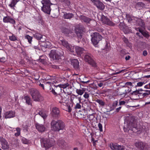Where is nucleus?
Returning a JSON list of instances; mask_svg holds the SVG:
<instances>
[{
  "instance_id": "53",
  "label": "nucleus",
  "mask_w": 150,
  "mask_h": 150,
  "mask_svg": "<svg viewBox=\"0 0 150 150\" xmlns=\"http://www.w3.org/2000/svg\"><path fill=\"white\" fill-rule=\"evenodd\" d=\"M39 61L42 64H45L46 63L45 60L44 59H40L39 60Z\"/></svg>"
},
{
  "instance_id": "41",
  "label": "nucleus",
  "mask_w": 150,
  "mask_h": 150,
  "mask_svg": "<svg viewBox=\"0 0 150 150\" xmlns=\"http://www.w3.org/2000/svg\"><path fill=\"white\" fill-rule=\"evenodd\" d=\"M125 146L123 145H119L117 144L116 150H125Z\"/></svg>"
},
{
  "instance_id": "47",
  "label": "nucleus",
  "mask_w": 150,
  "mask_h": 150,
  "mask_svg": "<svg viewBox=\"0 0 150 150\" xmlns=\"http://www.w3.org/2000/svg\"><path fill=\"white\" fill-rule=\"evenodd\" d=\"M125 86H128L132 87L133 86L132 85V83L130 82H127L125 83Z\"/></svg>"
},
{
  "instance_id": "62",
  "label": "nucleus",
  "mask_w": 150,
  "mask_h": 150,
  "mask_svg": "<svg viewBox=\"0 0 150 150\" xmlns=\"http://www.w3.org/2000/svg\"><path fill=\"white\" fill-rule=\"evenodd\" d=\"M143 54L144 56H146L147 54V51L145 50L143 52Z\"/></svg>"
},
{
  "instance_id": "51",
  "label": "nucleus",
  "mask_w": 150,
  "mask_h": 150,
  "mask_svg": "<svg viewBox=\"0 0 150 150\" xmlns=\"http://www.w3.org/2000/svg\"><path fill=\"white\" fill-rule=\"evenodd\" d=\"M144 91L141 88L139 89H138V94L139 95H142V92Z\"/></svg>"
},
{
  "instance_id": "61",
  "label": "nucleus",
  "mask_w": 150,
  "mask_h": 150,
  "mask_svg": "<svg viewBox=\"0 0 150 150\" xmlns=\"http://www.w3.org/2000/svg\"><path fill=\"white\" fill-rule=\"evenodd\" d=\"M123 40L126 43H127L128 42L127 39L125 38H123Z\"/></svg>"
},
{
  "instance_id": "20",
  "label": "nucleus",
  "mask_w": 150,
  "mask_h": 150,
  "mask_svg": "<svg viewBox=\"0 0 150 150\" xmlns=\"http://www.w3.org/2000/svg\"><path fill=\"white\" fill-rule=\"evenodd\" d=\"M75 30L76 33L78 37L79 38H81L82 37V30L80 28H76Z\"/></svg>"
},
{
  "instance_id": "1",
  "label": "nucleus",
  "mask_w": 150,
  "mask_h": 150,
  "mask_svg": "<svg viewBox=\"0 0 150 150\" xmlns=\"http://www.w3.org/2000/svg\"><path fill=\"white\" fill-rule=\"evenodd\" d=\"M51 129L54 132L63 130L65 127L64 123L60 120H52L51 123Z\"/></svg>"
},
{
  "instance_id": "24",
  "label": "nucleus",
  "mask_w": 150,
  "mask_h": 150,
  "mask_svg": "<svg viewBox=\"0 0 150 150\" xmlns=\"http://www.w3.org/2000/svg\"><path fill=\"white\" fill-rule=\"evenodd\" d=\"M88 104H82V107L84 108L83 110L86 111H90L91 110V108L90 106V104H88L89 105H88Z\"/></svg>"
},
{
  "instance_id": "30",
  "label": "nucleus",
  "mask_w": 150,
  "mask_h": 150,
  "mask_svg": "<svg viewBox=\"0 0 150 150\" xmlns=\"http://www.w3.org/2000/svg\"><path fill=\"white\" fill-rule=\"evenodd\" d=\"M71 100L72 103H78V102H80V101L79 98L74 96L71 97Z\"/></svg>"
},
{
  "instance_id": "7",
  "label": "nucleus",
  "mask_w": 150,
  "mask_h": 150,
  "mask_svg": "<svg viewBox=\"0 0 150 150\" xmlns=\"http://www.w3.org/2000/svg\"><path fill=\"white\" fill-rule=\"evenodd\" d=\"M30 91L34 100L36 101H39L41 96L39 91L37 89L34 88L31 89Z\"/></svg>"
},
{
  "instance_id": "23",
  "label": "nucleus",
  "mask_w": 150,
  "mask_h": 150,
  "mask_svg": "<svg viewBox=\"0 0 150 150\" xmlns=\"http://www.w3.org/2000/svg\"><path fill=\"white\" fill-rule=\"evenodd\" d=\"M95 5L98 9L100 10H103L105 8L104 5L102 2L100 1Z\"/></svg>"
},
{
  "instance_id": "36",
  "label": "nucleus",
  "mask_w": 150,
  "mask_h": 150,
  "mask_svg": "<svg viewBox=\"0 0 150 150\" xmlns=\"http://www.w3.org/2000/svg\"><path fill=\"white\" fill-rule=\"evenodd\" d=\"M69 86V84L68 83H66L64 84H60L59 85V86H60L61 88H62L64 89L66 88Z\"/></svg>"
},
{
  "instance_id": "37",
  "label": "nucleus",
  "mask_w": 150,
  "mask_h": 150,
  "mask_svg": "<svg viewBox=\"0 0 150 150\" xmlns=\"http://www.w3.org/2000/svg\"><path fill=\"white\" fill-rule=\"evenodd\" d=\"M56 92H57L58 94H59L60 92H62V90L60 87L59 86V85L54 88Z\"/></svg>"
},
{
  "instance_id": "29",
  "label": "nucleus",
  "mask_w": 150,
  "mask_h": 150,
  "mask_svg": "<svg viewBox=\"0 0 150 150\" xmlns=\"http://www.w3.org/2000/svg\"><path fill=\"white\" fill-rule=\"evenodd\" d=\"M74 15L72 13H64V18L65 19H68L72 18Z\"/></svg>"
},
{
  "instance_id": "28",
  "label": "nucleus",
  "mask_w": 150,
  "mask_h": 150,
  "mask_svg": "<svg viewBox=\"0 0 150 150\" xmlns=\"http://www.w3.org/2000/svg\"><path fill=\"white\" fill-rule=\"evenodd\" d=\"M33 35L34 37L38 40H40L42 38V35L38 33H33Z\"/></svg>"
},
{
  "instance_id": "38",
  "label": "nucleus",
  "mask_w": 150,
  "mask_h": 150,
  "mask_svg": "<svg viewBox=\"0 0 150 150\" xmlns=\"http://www.w3.org/2000/svg\"><path fill=\"white\" fill-rule=\"evenodd\" d=\"M9 39L11 41H15L17 40L16 36L13 34H12L11 35L9 36Z\"/></svg>"
},
{
  "instance_id": "3",
  "label": "nucleus",
  "mask_w": 150,
  "mask_h": 150,
  "mask_svg": "<svg viewBox=\"0 0 150 150\" xmlns=\"http://www.w3.org/2000/svg\"><path fill=\"white\" fill-rule=\"evenodd\" d=\"M41 2L43 5L41 8L42 11L45 13L50 14L51 10L50 6L52 4L50 1L49 0H42Z\"/></svg>"
},
{
  "instance_id": "45",
  "label": "nucleus",
  "mask_w": 150,
  "mask_h": 150,
  "mask_svg": "<svg viewBox=\"0 0 150 150\" xmlns=\"http://www.w3.org/2000/svg\"><path fill=\"white\" fill-rule=\"evenodd\" d=\"M98 127L99 128V130L100 132L103 131L102 125L100 123H99L98 124Z\"/></svg>"
},
{
  "instance_id": "11",
  "label": "nucleus",
  "mask_w": 150,
  "mask_h": 150,
  "mask_svg": "<svg viewBox=\"0 0 150 150\" xmlns=\"http://www.w3.org/2000/svg\"><path fill=\"white\" fill-rule=\"evenodd\" d=\"M127 19L128 21L130 23H131L132 21L133 22H137V23H138V22H139V24L142 27L144 26V22L142 19L137 17H130L129 18H127Z\"/></svg>"
},
{
  "instance_id": "4",
  "label": "nucleus",
  "mask_w": 150,
  "mask_h": 150,
  "mask_svg": "<svg viewBox=\"0 0 150 150\" xmlns=\"http://www.w3.org/2000/svg\"><path fill=\"white\" fill-rule=\"evenodd\" d=\"M124 130L125 132H128L129 130H131L134 132H137L139 131L138 130L137 125L134 122L129 123L127 125H125Z\"/></svg>"
},
{
  "instance_id": "25",
  "label": "nucleus",
  "mask_w": 150,
  "mask_h": 150,
  "mask_svg": "<svg viewBox=\"0 0 150 150\" xmlns=\"http://www.w3.org/2000/svg\"><path fill=\"white\" fill-rule=\"evenodd\" d=\"M81 19L82 21L87 23H88L91 20V19L89 18H87L84 16H81Z\"/></svg>"
},
{
  "instance_id": "5",
  "label": "nucleus",
  "mask_w": 150,
  "mask_h": 150,
  "mask_svg": "<svg viewBox=\"0 0 150 150\" xmlns=\"http://www.w3.org/2000/svg\"><path fill=\"white\" fill-rule=\"evenodd\" d=\"M91 36L92 37L91 42L94 45H97L102 38L101 35L96 32L94 33L91 35Z\"/></svg>"
},
{
  "instance_id": "2",
  "label": "nucleus",
  "mask_w": 150,
  "mask_h": 150,
  "mask_svg": "<svg viewBox=\"0 0 150 150\" xmlns=\"http://www.w3.org/2000/svg\"><path fill=\"white\" fill-rule=\"evenodd\" d=\"M41 145L42 147L47 149L53 146L54 144V139L51 138L47 139L42 138L40 140Z\"/></svg>"
},
{
  "instance_id": "57",
  "label": "nucleus",
  "mask_w": 150,
  "mask_h": 150,
  "mask_svg": "<svg viewBox=\"0 0 150 150\" xmlns=\"http://www.w3.org/2000/svg\"><path fill=\"white\" fill-rule=\"evenodd\" d=\"M96 102L98 103H104L102 100L100 99H97L96 100Z\"/></svg>"
},
{
  "instance_id": "46",
  "label": "nucleus",
  "mask_w": 150,
  "mask_h": 150,
  "mask_svg": "<svg viewBox=\"0 0 150 150\" xmlns=\"http://www.w3.org/2000/svg\"><path fill=\"white\" fill-rule=\"evenodd\" d=\"M145 84L144 82H139L137 83L136 86L138 87H141L143 86V85Z\"/></svg>"
},
{
  "instance_id": "18",
  "label": "nucleus",
  "mask_w": 150,
  "mask_h": 150,
  "mask_svg": "<svg viewBox=\"0 0 150 150\" xmlns=\"http://www.w3.org/2000/svg\"><path fill=\"white\" fill-rule=\"evenodd\" d=\"M71 64L75 68H78L79 67V62L77 59H74L71 60Z\"/></svg>"
},
{
  "instance_id": "52",
  "label": "nucleus",
  "mask_w": 150,
  "mask_h": 150,
  "mask_svg": "<svg viewBox=\"0 0 150 150\" xmlns=\"http://www.w3.org/2000/svg\"><path fill=\"white\" fill-rule=\"evenodd\" d=\"M61 2H63L66 3L67 4H69L70 2L68 0H59Z\"/></svg>"
},
{
  "instance_id": "27",
  "label": "nucleus",
  "mask_w": 150,
  "mask_h": 150,
  "mask_svg": "<svg viewBox=\"0 0 150 150\" xmlns=\"http://www.w3.org/2000/svg\"><path fill=\"white\" fill-rule=\"evenodd\" d=\"M85 89L84 88H82L81 89H77L76 91L78 94L81 96L84 93L85 91Z\"/></svg>"
},
{
  "instance_id": "44",
  "label": "nucleus",
  "mask_w": 150,
  "mask_h": 150,
  "mask_svg": "<svg viewBox=\"0 0 150 150\" xmlns=\"http://www.w3.org/2000/svg\"><path fill=\"white\" fill-rule=\"evenodd\" d=\"M145 91L146 92L144 93H142V96L143 97H144L145 96H147L149 95V90H146Z\"/></svg>"
},
{
  "instance_id": "12",
  "label": "nucleus",
  "mask_w": 150,
  "mask_h": 150,
  "mask_svg": "<svg viewBox=\"0 0 150 150\" xmlns=\"http://www.w3.org/2000/svg\"><path fill=\"white\" fill-rule=\"evenodd\" d=\"M0 142L3 149L5 150L9 148V145L7 142L3 137H0Z\"/></svg>"
},
{
  "instance_id": "15",
  "label": "nucleus",
  "mask_w": 150,
  "mask_h": 150,
  "mask_svg": "<svg viewBox=\"0 0 150 150\" xmlns=\"http://www.w3.org/2000/svg\"><path fill=\"white\" fill-rule=\"evenodd\" d=\"M3 21L5 23H10L13 24H15L16 22L13 18L8 16L4 17Z\"/></svg>"
},
{
  "instance_id": "31",
  "label": "nucleus",
  "mask_w": 150,
  "mask_h": 150,
  "mask_svg": "<svg viewBox=\"0 0 150 150\" xmlns=\"http://www.w3.org/2000/svg\"><path fill=\"white\" fill-rule=\"evenodd\" d=\"M23 101H25L26 103H30L31 100L29 96H26L24 97L23 99Z\"/></svg>"
},
{
  "instance_id": "39",
  "label": "nucleus",
  "mask_w": 150,
  "mask_h": 150,
  "mask_svg": "<svg viewBox=\"0 0 150 150\" xmlns=\"http://www.w3.org/2000/svg\"><path fill=\"white\" fill-rule=\"evenodd\" d=\"M16 130L17 131L16 133H15V136L16 137L19 136L21 134V129L20 128L17 127L16 128Z\"/></svg>"
},
{
  "instance_id": "48",
  "label": "nucleus",
  "mask_w": 150,
  "mask_h": 150,
  "mask_svg": "<svg viewBox=\"0 0 150 150\" xmlns=\"http://www.w3.org/2000/svg\"><path fill=\"white\" fill-rule=\"evenodd\" d=\"M6 61L5 58L4 57H2L1 58L0 57V62H4Z\"/></svg>"
},
{
  "instance_id": "6",
  "label": "nucleus",
  "mask_w": 150,
  "mask_h": 150,
  "mask_svg": "<svg viewBox=\"0 0 150 150\" xmlns=\"http://www.w3.org/2000/svg\"><path fill=\"white\" fill-rule=\"evenodd\" d=\"M62 55V52H60L58 50H52L49 54V56L50 58L53 59H59Z\"/></svg>"
},
{
  "instance_id": "56",
  "label": "nucleus",
  "mask_w": 150,
  "mask_h": 150,
  "mask_svg": "<svg viewBox=\"0 0 150 150\" xmlns=\"http://www.w3.org/2000/svg\"><path fill=\"white\" fill-rule=\"evenodd\" d=\"M52 93L54 95H57L58 94L57 92H56L54 89V90H52Z\"/></svg>"
},
{
  "instance_id": "42",
  "label": "nucleus",
  "mask_w": 150,
  "mask_h": 150,
  "mask_svg": "<svg viewBox=\"0 0 150 150\" xmlns=\"http://www.w3.org/2000/svg\"><path fill=\"white\" fill-rule=\"evenodd\" d=\"M54 83H55V80L54 79L53 80H50L49 81L46 82V83L50 84L51 86Z\"/></svg>"
},
{
  "instance_id": "60",
  "label": "nucleus",
  "mask_w": 150,
  "mask_h": 150,
  "mask_svg": "<svg viewBox=\"0 0 150 150\" xmlns=\"http://www.w3.org/2000/svg\"><path fill=\"white\" fill-rule=\"evenodd\" d=\"M122 71H123V70H122L120 71L119 72H117L114 73L113 74V75H116V74H119L120 73H121Z\"/></svg>"
},
{
  "instance_id": "54",
  "label": "nucleus",
  "mask_w": 150,
  "mask_h": 150,
  "mask_svg": "<svg viewBox=\"0 0 150 150\" xmlns=\"http://www.w3.org/2000/svg\"><path fill=\"white\" fill-rule=\"evenodd\" d=\"M91 0L95 5L99 1V0Z\"/></svg>"
},
{
  "instance_id": "26",
  "label": "nucleus",
  "mask_w": 150,
  "mask_h": 150,
  "mask_svg": "<svg viewBox=\"0 0 150 150\" xmlns=\"http://www.w3.org/2000/svg\"><path fill=\"white\" fill-rule=\"evenodd\" d=\"M117 144L116 143H111L109 145V146L112 150H116L117 145Z\"/></svg>"
},
{
  "instance_id": "9",
  "label": "nucleus",
  "mask_w": 150,
  "mask_h": 150,
  "mask_svg": "<svg viewBox=\"0 0 150 150\" xmlns=\"http://www.w3.org/2000/svg\"><path fill=\"white\" fill-rule=\"evenodd\" d=\"M84 58L86 62H87L93 66L94 67H96V64L93 60V56L91 54L88 53L86 54Z\"/></svg>"
},
{
  "instance_id": "21",
  "label": "nucleus",
  "mask_w": 150,
  "mask_h": 150,
  "mask_svg": "<svg viewBox=\"0 0 150 150\" xmlns=\"http://www.w3.org/2000/svg\"><path fill=\"white\" fill-rule=\"evenodd\" d=\"M19 1V0H12L11 3L9 5V6L13 10H15L14 7L16 3Z\"/></svg>"
},
{
  "instance_id": "49",
  "label": "nucleus",
  "mask_w": 150,
  "mask_h": 150,
  "mask_svg": "<svg viewBox=\"0 0 150 150\" xmlns=\"http://www.w3.org/2000/svg\"><path fill=\"white\" fill-rule=\"evenodd\" d=\"M90 93H88L87 92H85L83 95V97L86 98H88L89 97V95Z\"/></svg>"
},
{
  "instance_id": "19",
  "label": "nucleus",
  "mask_w": 150,
  "mask_h": 150,
  "mask_svg": "<svg viewBox=\"0 0 150 150\" xmlns=\"http://www.w3.org/2000/svg\"><path fill=\"white\" fill-rule=\"evenodd\" d=\"M75 49L77 54L79 55L82 54L84 51L83 48L79 46H76L75 48Z\"/></svg>"
},
{
  "instance_id": "55",
  "label": "nucleus",
  "mask_w": 150,
  "mask_h": 150,
  "mask_svg": "<svg viewBox=\"0 0 150 150\" xmlns=\"http://www.w3.org/2000/svg\"><path fill=\"white\" fill-rule=\"evenodd\" d=\"M133 95H137L138 94V90L133 91L132 93Z\"/></svg>"
},
{
  "instance_id": "59",
  "label": "nucleus",
  "mask_w": 150,
  "mask_h": 150,
  "mask_svg": "<svg viewBox=\"0 0 150 150\" xmlns=\"http://www.w3.org/2000/svg\"><path fill=\"white\" fill-rule=\"evenodd\" d=\"M130 58V57L129 55L127 56L125 58V59L126 60H128Z\"/></svg>"
},
{
  "instance_id": "40",
  "label": "nucleus",
  "mask_w": 150,
  "mask_h": 150,
  "mask_svg": "<svg viewBox=\"0 0 150 150\" xmlns=\"http://www.w3.org/2000/svg\"><path fill=\"white\" fill-rule=\"evenodd\" d=\"M44 45V47H45L47 48H49L51 47L52 45L50 42L48 41H46L45 42Z\"/></svg>"
},
{
  "instance_id": "50",
  "label": "nucleus",
  "mask_w": 150,
  "mask_h": 150,
  "mask_svg": "<svg viewBox=\"0 0 150 150\" xmlns=\"http://www.w3.org/2000/svg\"><path fill=\"white\" fill-rule=\"evenodd\" d=\"M81 107V105H80V104H76L75 108V109H80Z\"/></svg>"
},
{
  "instance_id": "10",
  "label": "nucleus",
  "mask_w": 150,
  "mask_h": 150,
  "mask_svg": "<svg viewBox=\"0 0 150 150\" xmlns=\"http://www.w3.org/2000/svg\"><path fill=\"white\" fill-rule=\"evenodd\" d=\"M58 42L71 52H74V46L70 45L65 40L59 39L58 40Z\"/></svg>"
},
{
  "instance_id": "13",
  "label": "nucleus",
  "mask_w": 150,
  "mask_h": 150,
  "mask_svg": "<svg viewBox=\"0 0 150 150\" xmlns=\"http://www.w3.org/2000/svg\"><path fill=\"white\" fill-rule=\"evenodd\" d=\"M101 20L103 23L105 24L111 26L115 25V24L113 22L104 16H102Z\"/></svg>"
},
{
  "instance_id": "14",
  "label": "nucleus",
  "mask_w": 150,
  "mask_h": 150,
  "mask_svg": "<svg viewBox=\"0 0 150 150\" xmlns=\"http://www.w3.org/2000/svg\"><path fill=\"white\" fill-rule=\"evenodd\" d=\"M51 113L53 117L57 118L59 116L60 111L59 109L57 107L53 108Z\"/></svg>"
},
{
  "instance_id": "32",
  "label": "nucleus",
  "mask_w": 150,
  "mask_h": 150,
  "mask_svg": "<svg viewBox=\"0 0 150 150\" xmlns=\"http://www.w3.org/2000/svg\"><path fill=\"white\" fill-rule=\"evenodd\" d=\"M139 31L144 37L146 38H147L149 37V35L147 31H142L140 29H139Z\"/></svg>"
},
{
  "instance_id": "35",
  "label": "nucleus",
  "mask_w": 150,
  "mask_h": 150,
  "mask_svg": "<svg viewBox=\"0 0 150 150\" xmlns=\"http://www.w3.org/2000/svg\"><path fill=\"white\" fill-rule=\"evenodd\" d=\"M25 38L28 40V41L29 43L31 44V43L33 38L32 37L28 35H26L25 36Z\"/></svg>"
},
{
  "instance_id": "58",
  "label": "nucleus",
  "mask_w": 150,
  "mask_h": 150,
  "mask_svg": "<svg viewBox=\"0 0 150 150\" xmlns=\"http://www.w3.org/2000/svg\"><path fill=\"white\" fill-rule=\"evenodd\" d=\"M139 106V105H138L137 106H130V107H132L133 108H134L135 109H134L135 110L136 109H137L138 108V107Z\"/></svg>"
},
{
  "instance_id": "22",
  "label": "nucleus",
  "mask_w": 150,
  "mask_h": 150,
  "mask_svg": "<svg viewBox=\"0 0 150 150\" xmlns=\"http://www.w3.org/2000/svg\"><path fill=\"white\" fill-rule=\"evenodd\" d=\"M65 104V105H63L65 106V108L63 109L66 111L70 112L72 110L71 106H73V104H70V105H69V104Z\"/></svg>"
},
{
  "instance_id": "64",
  "label": "nucleus",
  "mask_w": 150,
  "mask_h": 150,
  "mask_svg": "<svg viewBox=\"0 0 150 150\" xmlns=\"http://www.w3.org/2000/svg\"><path fill=\"white\" fill-rule=\"evenodd\" d=\"M103 84L102 83H98V86L100 87H102L103 86Z\"/></svg>"
},
{
  "instance_id": "16",
  "label": "nucleus",
  "mask_w": 150,
  "mask_h": 150,
  "mask_svg": "<svg viewBox=\"0 0 150 150\" xmlns=\"http://www.w3.org/2000/svg\"><path fill=\"white\" fill-rule=\"evenodd\" d=\"M15 116V112L12 110L7 111L4 114V118L6 119L12 118L14 117Z\"/></svg>"
},
{
  "instance_id": "63",
  "label": "nucleus",
  "mask_w": 150,
  "mask_h": 150,
  "mask_svg": "<svg viewBox=\"0 0 150 150\" xmlns=\"http://www.w3.org/2000/svg\"><path fill=\"white\" fill-rule=\"evenodd\" d=\"M25 140L24 141V139H22V141H23V143L24 144H27V143L28 142L27 141L26 139H24Z\"/></svg>"
},
{
  "instance_id": "43",
  "label": "nucleus",
  "mask_w": 150,
  "mask_h": 150,
  "mask_svg": "<svg viewBox=\"0 0 150 150\" xmlns=\"http://www.w3.org/2000/svg\"><path fill=\"white\" fill-rule=\"evenodd\" d=\"M62 91L64 94H65L66 96L70 95L71 93L70 92L68 91L66 88L62 90Z\"/></svg>"
},
{
  "instance_id": "33",
  "label": "nucleus",
  "mask_w": 150,
  "mask_h": 150,
  "mask_svg": "<svg viewBox=\"0 0 150 150\" xmlns=\"http://www.w3.org/2000/svg\"><path fill=\"white\" fill-rule=\"evenodd\" d=\"M39 114L44 119L46 118L47 115V113L42 111H40Z\"/></svg>"
},
{
  "instance_id": "17",
  "label": "nucleus",
  "mask_w": 150,
  "mask_h": 150,
  "mask_svg": "<svg viewBox=\"0 0 150 150\" xmlns=\"http://www.w3.org/2000/svg\"><path fill=\"white\" fill-rule=\"evenodd\" d=\"M36 129L40 132H43L45 131L46 128L44 125L42 124L37 123L35 125Z\"/></svg>"
},
{
  "instance_id": "34",
  "label": "nucleus",
  "mask_w": 150,
  "mask_h": 150,
  "mask_svg": "<svg viewBox=\"0 0 150 150\" xmlns=\"http://www.w3.org/2000/svg\"><path fill=\"white\" fill-rule=\"evenodd\" d=\"M62 33L66 34L71 33H72L71 30H69L68 29L65 28H62Z\"/></svg>"
},
{
  "instance_id": "8",
  "label": "nucleus",
  "mask_w": 150,
  "mask_h": 150,
  "mask_svg": "<svg viewBox=\"0 0 150 150\" xmlns=\"http://www.w3.org/2000/svg\"><path fill=\"white\" fill-rule=\"evenodd\" d=\"M135 145L136 147L141 150H148L149 148V146L147 143L142 141L136 142Z\"/></svg>"
}]
</instances>
